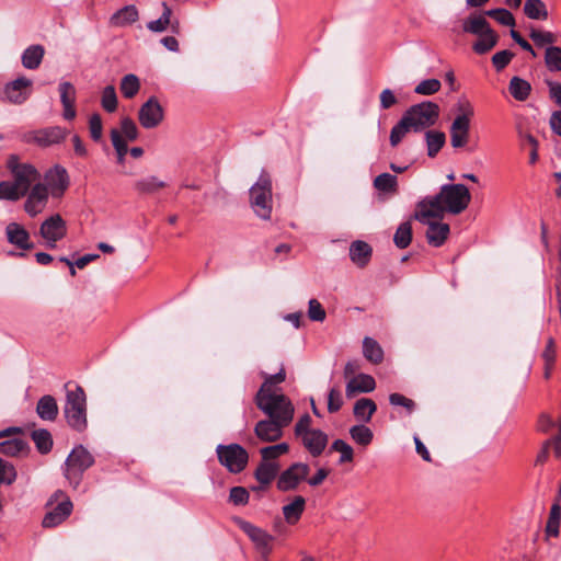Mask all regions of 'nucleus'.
<instances>
[{
  "mask_svg": "<svg viewBox=\"0 0 561 561\" xmlns=\"http://www.w3.org/2000/svg\"><path fill=\"white\" fill-rule=\"evenodd\" d=\"M5 165L12 179L0 182V199L16 202L41 182L42 175L35 165L22 161L16 154L9 156Z\"/></svg>",
  "mask_w": 561,
  "mask_h": 561,
  "instance_id": "2",
  "label": "nucleus"
},
{
  "mask_svg": "<svg viewBox=\"0 0 561 561\" xmlns=\"http://www.w3.org/2000/svg\"><path fill=\"white\" fill-rule=\"evenodd\" d=\"M427 154L435 157L446 142V136L443 131L428 130L425 134Z\"/></svg>",
  "mask_w": 561,
  "mask_h": 561,
  "instance_id": "40",
  "label": "nucleus"
},
{
  "mask_svg": "<svg viewBox=\"0 0 561 561\" xmlns=\"http://www.w3.org/2000/svg\"><path fill=\"white\" fill-rule=\"evenodd\" d=\"M529 37L534 42L537 47L554 46L553 44L557 42L558 36L549 31H541L537 28H531L529 32Z\"/></svg>",
  "mask_w": 561,
  "mask_h": 561,
  "instance_id": "44",
  "label": "nucleus"
},
{
  "mask_svg": "<svg viewBox=\"0 0 561 561\" xmlns=\"http://www.w3.org/2000/svg\"><path fill=\"white\" fill-rule=\"evenodd\" d=\"M371 252V247L365 241H354L350 247V257L358 267H364L368 264Z\"/></svg>",
  "mask_w": 561,
  "mask_h": 561,
  "instance_id": "27",
  "label": "nucleus"
},
{
  "mask_svg": "<svg viewBox=\"0 0 561 561\" xmlns=\"http://www.w3.org/2000/svg\"><path fill=\"white\" fill-rule=\"evenodd\" d=\"M477 36L478 39L473 43L472 49L479 55L490 51L499 41L497 34L492 28Z\"/></svg>",
  "mask_w": 561,
  "mask_h": 561,
  "instance_id": "33",
  "label": "nucleus"
},
{
  "mask_svg": "<svg viewBox=\"0 0 561 561\" xmlns=\"http://www.w3.org/2000/svg\"><path fill=\"white\" fill-rule=\"evenodd\" d=\"M165 186L167 183L164 181L153 175L140 179L134 184L135 191L140 194H153Z\"/></svg>",
  "mask_w": 561,
  "mask_h": 561,
  "instance_id": "37",
  "label": "nucleus"
},
{
  "mask_svg": "<svg viewBox=\"0 0 561 561\" xmlns=\"http://www.w3.org/2000/svg\"><path fill=\"white\" fill-rule=\"evenodd\" d=\"M102 107L108 112L113 113L117 108V96L116 91L113 85H107L104 88L102 92V99H101Z\"/></svg>",
  "mask_w": 561,
  "mask_h": 561,
  "instance_id": "54",
  "label": "nucleus"
},
{
  "mask_svg": "<svg viewBox=\"0 0 561 561\" xmlns=\"http://www.w3.org/2000/svg\"><path fill=\"white\" fill-rule=\"evenodd\" d=\"M288 425L268 417V420H262L256 423L254 433L261 442L273 443L283 436V430Z\"/></svg>",
  "mask_w": 561,
  "mask_h": 561,
  "instance_id": "17",
  "label": "nucleus"
},
{
  "mask_svg": "<svg viewBox=\"0 0 561 561\" xmlns=\"http://www.w3.org/2000/svg\"><path fill=\"white\" fill-rule=\"evenodd\" d=\"M238 524L242 531L253 541L256 549H259L263 556L267 557L272 551L274 537L249 522L239 520Z\"/></svg>",
  "mask_w": 561,
  "mask_h": 561,
  "instance_id": "16",
  "label": "nucleus"
},
{
  "mask_svg": "<svg viewBox=\"0 0 561 561\" xmlns=\"http://www.w3.org/2000/svg\"><path fill=\"white\" fill-rule=\"evenodd\" d=\"M455 118L449 128L450 145L453 148H463L467 146L470 136L471 121L474 116L472 103L461 98L455 104Z\"/></svg>",
  "mask_w": 561,
  "mask_h": 561,
  "instance_id": "4",
  "label": "nucleus"
},
{
  "mask_svg": "<svg viewBox=\"0 0 561 561\" xmlns=\"http://www.w3.org/2000/svg\"><path fill=\"white\" fill-rule=\"evenodd\" d=\"M67 233L66 221L59 214L45 219L39 228L41 237L46 241L47 247L54 249L56 243L65 238Z\"/></svg>",
  "mask_w": 561,
  "mask_h": 561,
  "instance_id": "11",
  "label": "nucleus"
},
{
  "mask_svg": "<svg viewBox=\"0 0 561 561\" xmlns=\"http://www.w3.org/2000/svg\"><path fill=\"white\" fill-rule=\"evenodd\" d=\"M5 234L9 243L21 250H31L34 247L27 230L18 222H10L5 228Z\"/></svg>",
  "mask_w": 561,
  "mask_h": 561,
  "instance_id": "21",
  "label": "nucleus"
},
{
  "mask_svg": "<svg viewBox=\"0 0 561 561\" xmlns=\"http://www.w3.org/2000/svg\"><path fill=\"white\" fill-rule=\"evenodd\" d=\"M266 387L259 389L254 399L256 407L268 417L290 424L295 413L291 401L282 392L266 393Z\"/></svg>",
  "mask_w": 561,
  "mask_h": 561,
  "instance_id": "3",
  "label": "nucleus"
},
{
  "mask_svg": "<svg viewBox=\"0 0 561 561\" xmlns=\"http://www.w3.org/2000/svg\"><path fill=\"white\" fill-rule=\"evenodd\" d=\"M545 64L549 71H561V47L548 46L545 51Z\"/></svg>",
  "mask_w": 561,
  "mask_h": 561,
  "instance_id": "45",
  "label": "nucleus"
},
{
  "mask_svg": "<svg viewBox=\"0 0 561 561\" xmlns=\"http://www.w3.org/2000/svg\"><path fill=\"white\" fill-rule=\"evenodd\" d=\"M491 26L486 19L481 14H471L466 20H463L462 23V30L466 33H470L473 35H479L488 30H490Z\"/></svg>",
  "mask_w": 561,
  "mask_h": 561,
  "instance_id": "32",
  "label": "nucleus"
},
{
  "mask_svg": "<svg viewBox=\"0 0 561 561\" xmlns=\"http://www.w3.org/2000/svg\"><path fill=\"white\" fill-rule=\"evenodd\" d=\"M249 492L243 486H233L230 490L229 500L234 505H245L249 502Z\"/></svg>",
  "mask_w": 561,
  "mask_h": 561,
  "instance_id": "61",
  "label": "nucleus"
},
{
  "mask_svg": "<svg viewBox=\"0 0 561 561\" xmlns=\"http://www.w3.org/2000/svg\"><path fill=\"white\" fill-rule=\"evenodd\" d=\"M304 447L310 453L311 456H320L328 445V435L321 430H313L306 432L299 437Z\"/></svg>",
  "mask_w": 561,
  "mask_h": 561,
  "instance_id": "19",
  "label": "nucleus"
},
{
  "mask_svg": "<svg viewBox=\"0 0 561 561\" xmlns=\"http://www.w3.org/2000/svg\"><path fill=\"white\" fill-rule=\"evenodd\" d=\"M514 56V53L507 49L497 51L492 56V64L497 71H501L511 62Z\"/></svg>",
  "mask_w": 561,
  "mask_h": 561,
  "instance_id": "58",
  "label": "nucleus"
},
{
  "mask_svg": "<svg viewBox=\"0 0 561 561\" xmlns=\"http://www.w3.org/2000/svg\"><path fill=\"white\" fill-rule=\"evenodd\" d=\"M305 508H306L305 497L301 495L295 496L291 500V502L284 505L282 508L285 522L288 525H296L300 520V518L305 512Z\"/></svg>",
  "mask_w": 561,
  "mask_h": 561,
  "instance_id": "26",
  "label": "nucleus"
},
{
  "mask_svg": "<svg viewBox=\"0 0 561 561\" xmlns=\"http://www.w3.org/2000/svg\"><path fill=\"white\" fill-rule=\"evenodd\" d=\"M331 449L341 454L340 459H339L340 463L353 461V458H354L353 447L351 445H348L345 440L335 439L331 445Z\"/></svg>",
  "mask_w": 561,
  "mask_h": 561,
  "instance_id": "53",
  "label": "nucleus"
},
{
  "mask_svg": "<svg viewBox=\"0 0 561 561\" xmlns=\"http://www.w3.org/2000/svg\"><path fill=\"white\" fill-rule=\"evenodd\" d=\"M32 438L42 454H47L51 450L53 438L47 430H36L32 433Z\"/></svg>",
  "mask_w": 561,
  "mask_h": 561,
  "instance_id": "48",
  "label": "nucleus"
},
{
  "mask_svg": "<svg viewBox=\"0 0 561 561\" xmlns=\"http://www.w3.org/2000/svg\"><path fill=\"white\" fill-rule=\"evenodd\" d=\"M58 89L60 93V101L64 107L62 116L65 119L72 121L76 117V88L72 83L64 81L59 83Z\"/></svg>",
  "mask_w": 561,
  "mask_h": 561,
  "instance_id": "24",
  "label": "nucleus"
},
{
  "mask_svg": "<svg viewBox=\"0 0 561 561\" xmlns=\"http://www.w3.org/2000/svg\"><path fill=\"white\" fill-rule=\"evenodd\" d=\"M440 81L437 79H426L421 81L414 89L420 95H432L440 90Z\"/></svg>",
  "mask_w": 561,
  "mask_h": 561,
  "instance_id": "57",
  "label": "nucleus"
},
{
  "mask_svg": "<svg viewBox=\"0 0 561 561\" xmlns=\"http://www.w3.org/2000/svg\"><path fill=\"white\" fill-rule=\"evenodd\" d=\"M289 451V445L287 443H279L276 445H271L264 447L260 450L262 460L264 461H275L280 456L287 454Z\"/></svg>",
  "mask_w": 561,
  "mask_h": 561,
  "instance_id": "50",
  "label": "nucleus"
},
{
  "mask_svg": "<svg viewBox=\"0 0 561 561\" xmlns=\"http://www.w3.org/2000/svg\"><path fill=\"white\" fill-rule=\"evenodd\" d=\"M325 310L317 299H310L308 304V317L312 321L322 322L325 319Z\"/></svg>",
  "mask_w": 561,
  "mask_h": 561,
  "instance_id": "60",
  "label": "nucleus"
},
{
  "mask_svg": "<svg viewBox=\"0 0 561 561\" xmlns=\"http://www.w3.org/2000/svg\"><path fill=\"white\" fill-rule=\"evenodd\" d=\"M561 522V506L556 503L550 508L549 518L546 525V533L548 536L558 537Z\"/></svg>",
  "mask_w": 561,
  "mask_h": 561,
  "instance_id": "47",
  "label": "nucleus"
},
{
  "mask_svg": "<svg viewBox=\"0 0 561 561\" xmlns=\"http://www.w3.org/2000/svg\"><path fill=\"white\" fill-rule=\"evenodd\" d=\"M376 410L377 405L371 399L362 398L355 402L353 412L356 419L369 422Z\"/></svg>",
  "mask_w": 561,
  "mask_h": 561,
  "instance_id": "36",
  "label": "nucleus"
},
{
  "mask_svg": "<svg viewBox=\"0 0 561 561\" xmlns=\"http://www.w3.org/2000/svg\"><path fill=\"white\" fill-rule=\"evenodd\" d=\"M45 179L47 181L45 184L48 186V192H51L54 196L61 195L69 185L67 170L61 165H55L49 169L45 174Z\"/></svg>",
  "mask_w": 561,
  "mask_h": 561,
  "instance_id": "18",
  "label": "nucleus"
},
{
  "mask_svg": "<svg viewBox=\"0 0 561 561\" xmlns=\"http://www.w3.org/2000/svg\"><path fill=\"white\" fill-rule=\"evenodd\" d=\"M216 453L219 462L232 473L241 472L249 461L248 451L239 444L218 445Z\"/></svg>",
  "mask_w": 561,
  "mask_h": 561,
  "instance_id": "9",
  "label": "nucleus"
},
{
  "mask_svg": "<svg viewBox=\"0 0 561 561\" xmlns=\"http://www.w3.org/2000/svg\"><path fill=\"white\" fill-rule=\"evenodd\" d=\"M20 428L9 427L0 431V438H7L0 442V454L9 457H18L27 451V443L24 438L19 436Z\"/></svg>",
  "mask_w": 561,
  "mask_h": 561,
  "instance_id": "14",
  "label": "nucleus"
},
{
  "mask_svg": "<svg viewBox=\"0 0 561 561\" xmlns=\"http://www.w3.org/2000/svg\"><path fill=\"white\" fill-rule=\"evenodd\" d=\"M412 240V227L409 221L402 222L393 237V242L399 249H405Z\"/></svg>",
  "mask_w": 561,
  "mask_h": 561,
  "instance_id": "46",
  "label": "nucleus"
},
{
  "mask_svg": "<svg viewBox=\"0 0 561 561\" xmlns=\"http://www.w3.org/2000/svg\"><path fill=\"white\" fill-rule=\"evenodd\" d=\"M421 222L428 226L426 231L427 242L433 247L443 245L450 232L449 225L445 222H438L433 219H427V221Z\"/></svg>",
  "mask_w": 561,
  "mask_h": 561,
  "instance_id": "23",
  "label": "nucleus"
},
{
  "mask_svg": "<svg viewBox=\"0 0 561 561\" xmlns=\"http://www.w3.org/2000/svg\"><path fill=\"white\" fill-rule=\"evenodd\" d=\"M524 13L531 20L548 19V10L542 0H526L524 4Z\"/></svg>",
  "mask_w": 561,
  "mask_h": 561,
  "instance_id": "38",
  "label": "nucleus"
},
{
  "mask_svg": "<svg viewBox=\"0 0 561 561\" xmlns=\"http://www.w3.org/2000/svg\"><path fill=\"white\" fill-rule=\"evenodd\" d=\"M363 355L373 364H379L383 359V350L373 337L366 336L363 340Z\"/></svg>",
  "mask_w": 561,
  "mask_h": 561,
  "instance_id": "34",
  "label": "nucleus"
},
{
  "mask_svg": "<svg viewBox=\"0 0 561 561\" xmlns=\"http://www.w3.org/2000/svg\"><path fill=\"white\" fill-rule=\"evenodd\" d=\"M72 503L69 499L58 503L51 511L47 512L43 518L42 525L45 528H53L60 525L72 512Z\"/></svg>",
  "mask_w": 561,
  "mask_h": 561,
  "instance_id": "20",
  "label": "nucleus"
},
{
  "mask_svg": "<svg viewBox=\"0 0 561 561\" xmlns=\"http://www.w3.org/2000/svg\"><path fill=\"white\" fill-rule=\"evenodd\" d=\"M66 402L64 413L67 423L70 427L78 432H83L87 428V397L84 390L80 386L73 389H68L66 385Z\"/></svg>",
  "mask_w": 561,
  "mask_h": 561,
  "instance_id": "5",
  "label": "nucleus"
},
{
  "mask_svg": "<svg viewBox=\"0 0 561 561\" xmlns=\"http://www.w3.org/2000/svg\"><path fill=\"white\" fill-rule=\"evenodd\" d=\"M471 195L465 184H445L438 194L426 196L416 204L413 215L417 221L442 219L445 213L458 215L470 204Z\"/></svg>",
  "mask_w": 561,
  "mask_h": 561,
  "instance_id": "1",
  "label": "nucleus"
},
{
  "mask_svg": "<svg viewBox=\"0 0 561 561\" xmlns=\"http://www.w3.org/2000/svg\"><path fill=\"white\" fill-rule=\"evenodd\" d=\"M352 439L362 446H368L374 438L373 431L364 424L354 425L350 428Z\"/></svg>",
  "mask_w": 561,
  "mask_h": 561,
  "instance_id": "42",
  "label": "nucleus"
},
{
  "mask_svg": "<svg viewBox=\"0 0 561 561\" xmlns=\"http://www.w3.org/2000/svg\"><path fill=\"white\" fill-rule=\"evenodd\" d=\"M278 470L279 465L276 461L262 460L255 470V478L261 484L267 485L275 479Z\"/></svg>",
  "mask_w": 561,
  "mask_h": 561,
  "instance_id": "31",
  "label": "nucleus"
},
{
  "mask_svg": "<svg viewBox=\"0 0 561 561\" xmlns=\"http://www.w3.org/2000/svg\"><path fill=\"white\" fill-rule=\"evenodd\" d=\"M403 115L412 126L413 131L420 133L436 124L439 117V106L436 103L425 101L412 105Z\"/></svg>",
  "mask_w": 561,
  "mask_h": 561,
  "instance_id": "6",
  "label": "nucleus"
},
{
  "mask_svg": "<svg viewBox=\"0 0 561 561\" xmlns=\"http://www.w3.org/2000/svg\"><path fill=\"white\" fill-rule=\"evenodd\" d=\"M374 187L382 193L396 194L398 192V180L390 173H381L374 180Z\"/></svg>",
  "mask_w": 561,
  "mask_h": 561,
  "instance_id": "39",
  "label": "nucleus"
},
{
  "mask_svg": "<svg viewBox=\"0 0 561 561\" xmlns=\"http://www.w3.org/2000/svg\"><path fill=\"white\" fill-rule=\"evenodd\" d=\"M485 15L494 19L499 24L504 26H515L514 15L506 9H491L485 11Z\"/></svg>",
  "mask_w": 561,
  "mask_h": 561,
  "instance_id": "52",
  "label": "nucleus"
},
{
  "mask_svg": "<svg viewBox=\"0 0 561 561\" xmlns=\"http://www.w3.org/2000/svg\"><path fill=\"white\" fill-rule=\"evenodd\" d=\"M251 206L262 219H270L272 213V182L267 174L262 173L257 182L250 188Z\"/></svg>",
  "mask_w": 561,
  "mask_h": 561,
  "instance_id": "8",
  "label": "nucleus"
},
{
  "mask_svg": "<svg viewBox=\"0 0 561 561\" xmlns=\"http://www.w3.org/2000/svg\"><path fill=\"white\" fill-rule=\"evenodd\" d=\"M164 119V110L156 96L149 98L138 111V121L146 129L158 127Z\"/></svg>",
  "mask_w": 561,
  "mask_h": 561,
  "instance_id": "13",
  "label": "nucleus"
},
{
  "mask_svg": "<svg viewBox=\"0 0 561 561\" xmlns=\"http://www.w3.org/2000/svg\"><path fill=\"white\" fill-rule=\"evenodd\" d=\"M33 81L26 77H19L4 87L5 100L12 104L24 103L32 94Z\"/></svg>",
  "mask_w": 561,
  "mask_h": 561,
  "instance_id": "15",
  "label": "nucleus"
},
{
  "mask_svg": "<svg viewBox=\"0 0 561 561\" xmlns=\"http://www.w3.org/2000/svg\"><path fill=\"white\" fill-rule=\"evenodd\" d=\"M38 416L44 421H55L58 415V405L54 397L43 396L36 405Z\"/></svg>",
  "mask_w": 561,
  "mask_h": 561,
  "instance_id": "29",
  "label": "nucleus"
},
{
  "mask_svg": "<svg viewBox=\"0 0 561 561\" xmlns=\"http://www.w3.org/2000/svg\"><path fill=\"white\" fill-rule=\"evenodd\" d=\"M138 18L137 8L134 4H129L115 12L110 22L113 26H126L136 22Z\"/></svg>",
  "mask_w": 561,
  "mask_h": 561,
  "instance_id": "30",
  "label": "nucleus"
},
{
  "mask_svg": "<svg viewBox=\"0 0 561 561\" xmlns=\"http://www.w3.org/2000/svg\"><path fill=\"white\" fill-rule=\"evenodd\" d=\"M375 388L376 381L370 375L358 374L348 380L345 392L348 398H353L357 393L371 392Z\"/></svg>",
  "mask_w": 561,
  "mask_h": 561,
  "instance_id": "22",
  "label": "nucleus"
},
{
  "mask_svg": "<svg viewBox=\"0 0 561 561\" xmlns=\"http://www.w3.org/2000/svg\"><path fill=\"white\" fill-rule=\"evenodd\" d=\"M45 55V49L42 45H31L22 54V65L30 70L37 69Z\"/></svg>",
  "mask_w": 561,
  "mask_h": 561,
  "instance_id": "28",
  "label": "nucleus"
},
{
  "mask_svg": "<svg viewBox=\"0 0 561 561\" xmlns=\"http://www.w3.org/2000/svg\"><path fill=\"white\" fill-rule=\"evenodd\" d=\"M511 95L517 101H526L531 92L530 83L519 77H513L508 84Z\"/></svg>",
  "mask_w": 561,
  "mask_h": 561,
  "instance_id": "35",
  "label": "nucleus"
},
{
  "mask_svg": "<svg viewBox=\"0 0 561 561\" xmlns=\"http://www.w3.org/2000/svg\"><path fill=\"white\" fill-rule=\"evenodd\" d=\"M111 140H112V145L116 151V154H117V162L119 164H123L124 161H125V156L128 151V147H127V144H126V140L123 139L121 133L118 131V129H112L111 130Z\"/></svg>",
  "mask_w": 561,
  "mask_h": 561,
  "instance_id": "51",
  "label": "nucleus"
},
{
  "mask_svg": "<svg viewBox=\"0 0 561 561\" xmlns=\"http://www.w3.org/2000/svg\"><path fill=\"white\" fill-rule=\"evenodd\" d=\"M140 89V82L137 76L126 75L121 81V91L126 99L134 98Z\"/></svg>",
  "mask_w": 561,
  "mask_h": 561,
  "instance_id": "49",
  "label": "nucleus"
},
{
  "mask_svg": "<svg viewBox=\"0 0 561 561\" xmlns=\"http://www.w3.org/2000/svg\"><path fill=\"white\" fill-rule=\"evenodd\" d=\"M66 137V130L61 127L54 126L37 130L34 140L37 145L48 147L61 142Z\"/></svg>",
  "mask_w": 561,
  "mask_h": 561,
  "instance_id": "25",
  "label": "nucleus"
},
{
  "mask_svg": "<svg viewBox=\"0 0 561 561\" xmlns=\"http://www.w3.org/2000/svg\"><path fill=\"white\" fill-rule=\"evenodd\" d=\"M310 472L307 463L295 462L289 468L284 470L277 480V489L282 492L296 490L299 483L306 480Z\"/></svg>",
  "mask_w": 561,
  "mask_h": 561,
  "instance_id": "12",
  "label": "nucleus"
},
{
  "mask_svg": "<svg viewBox=\"0 0 561 561\" xmlns=\"http://www.w3.org/2000/svg\"><path fill=\"white\" fill-rule=\"evenodd\" d=\"M162 8H163V12H162L161 16L157 20H153V21H150L147 23V28L153 33H162L171 24V16H172L171 8L165 2L162 3Z\"/></svg>",
  "mask_w": 561,
  "mask_h": 561,
  "instance_id": "41",
  "label": "nucleus"
},
{
  "mask_svg": "<svg viewBox=\"0 0 561 561\" xmlns=\"http://www.w3.org/2000/svg\"><path fill=\"white\" fill-rule=\"evenodd\" d=\"M542 357L546 362V365L548 367L547 371H546V378H549L550 376V367L553 365L554 363V359H556V346H554V341L553 339H549L548 342H547V345H546V348L542 353Z\"/></svg>",
  "mask_w": 561,
  "mask_h": 561,
  "instance_id": "64",
  "label": "nucleus"
},
{
  "mask_svg": "<svg viewBox=\"0 0 561 561\" xmlns=\"http://www.w3.org/2000/svg\"><path fill=\"white\" fill-rule=\"evenodd\" d=\"M286 379V373L284 367H280L279 371L275 375H265L264 382L261 387H266V393L280 392L275 386L284 382Z\"/></svg>",
  "mask_w": 561,
  "mask_h": 561,
  "instance_id": "56",
  "label": "nucleus"
},
{
  "mask_svg": "<svg viewBox=\"0 0 561 561\" xmlns=\"http://www.w3.org/2000/svg\"><path fill=\"white\" fill-rule=\"evenodd\" d=\"M343 397L339 389L332 388L328 394V411L335 413L343 407Z\"/></svg>",
  "mask_w": 561,
  "mask_h": 561,
  "instance_id": "59",
  "label": "nucleus"
},
{
  "mask_svg": "<svg viewBox=\"0 0 561 561\" xmlns=\"http://www.w3.org/2000/svg\"><path fill=\"white\" fill-rule=\"evenodd\" d=\"M389 402H390V404H392L394 407H403L409 413H411L415 408V403L413 400L404 397L401 393H397V392L391 393L389 396Z\"/></svg>",
  "mask_w": 561,
  "mask_h": 561,
  "instance_id": "63",
  "label": "nucleus"
},
{
  "mask_svg": "<svg viewBox=\"0 0 561 561\" xmlns=\"http://www.w3.org/2000/svg\"><path fill=\"white\" fill-rule=\"evenodd\" d=\"M24 197L23 209L30 217L34 218L42 214L48 204V186L45 183L38 182L30 188Z\"/></svg>",
  "mask_w": 561,
  "mask_h": 561,
  "instance_id": "10",
  "label": "nucleus"
},
{
  "mask_svg": "<svg viewBox=\"0 0 561 561\" xmlns=\"http://www.w3.org/2000/svg\"><path fill=\"white\" fill-rule=\"evenodd\" d=\"M94 463L93 456L82 445L76 446L65 462V477L73 488L81 482L83 472Z\"/></svg>",
  "mask_w": 561,
  "mask_h": 561,
  "instance_id": "7",
  "label": "nucleus"
},
{
  "mask_svg": "<svg viewBox=\"0 0 561 561\" xmlns=\"http://www.w3.org/2000/svg\"><path fill=\"white\" fill-rule=\"evenodd\" d=\"M89 129L93 140L99 141L102 138L103 125L99 114H92L90 116Z\"/></svg>",
  "mask_w": 561,
  "mask_h": 561,
  "instance_id": "62",
  "label": "nucleus"
},
{
  "mask_svg": "<svg viewBox=\"0 0 561 561\" xmlns=\"http://www.w3.org/2000/svg\"><path fill=\"white\" fill-rule=\"evenodd\" d=\"M410 131H413L412 126H410L408 119L404 117V115H402L401 119L392 127L390 131V145L392 147H397Z\"/></svg>",
  "mask_w": 561,
  "mask_h": 561,
  "instance_id": "43",
  "label": "nucleus"
},
{
  "mask_svg": "<svg viewBox=\"0 0 561 561\" xmlns=\"http://www.w3.org/2000/svg\"><path fill=\"white\" fill-rule=\"evenodd\" d=\"M124 140L134 141L138 138V128L135 122L129 117H124L121 121V129L118 130Z\"/></svg>",
  "mask_w": 561,
  "mask_h": 561,
  "instance_id": "55",
  "label": "nucleus"
}]
</instances>
